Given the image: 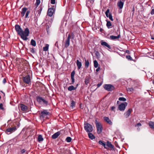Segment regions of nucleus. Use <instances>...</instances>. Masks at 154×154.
<instances>
[{"instance_id": "6ab92c4d", "label": "nucleus", "mask_w": 154, "mask_h": 154, "mask_svg": "<svg viewBox=\"0 0 154 154\" xmlns=\"http://www.w3.org/2000/svg\"><path fill=\"white\" fill-rule=\"evenodd\" d=\"M76 64L77 66L78 69H80L82 65L81 62H80L78 60H77L76 61Z\"/></svg>"}, {"instance_id": "a19ab883", "label": "nucleus", "mask_w": 154, "mask_h": 154, "mask_svg": "<svg viewBox=\"0 0 154 154\" xmlns=\"http://www.w3.org/2000/svg\"><path fill=\"white\" fill-rule=\"evenodd\" d=\"M92 29L95 30L96 29V26L95 23L93 24L92 27Z\"/></svg>"}, {"instance_id": "69168bd1", "label": "nucleus", "mask_w": 154, "mask_h": 154, "mask_svg": "<svg viewBox=\"0 0 154 154\" xmlns=\"http://www.w3.org/2000/svg\"><path fill=\"white\" fill-rule=\"evenodd\" d=\"M95 123L96 124V120L95 121Z\"/></svg>"}, {"instance_id": "603ef678", "label": "nucleus", "mask_w": 154, "mask_h": 154, "mask_svg": "<svg viewBox=\"0 0 154 154\" xmlns=\"http://www.w3.org/2000/svg\"><path fill=\"white\" fill-rule=\"evenodd\" d=\"M30 51L32 53H34V50L33 48H31L30 49Z\"/></svg>"}, {"instance_id": "a18cd8bd", "label": "nucleus", "mask_w": 154, "mask_h": 154, "mask_svg": "<svg viewBox=\"0 0 154 154\" xmlns=\"http://www.w3.org/2000/svg\"><path fill=\"white\" fill-rule=\"evenodd\" d=\"M51 3L52 4H54L55 3V0H51Z\"/></svg>"}, {"instance_id": "1a4fd4ad", "label": "nucleus", "mask_w": 154, "mask_h": 154, "mask_svg": "<svg viewBox=\"0 0 154 154\" xmlns=\"http://www.w3.org/2000/svg\"><path fill=\"white\" fill-rule=\"evenodd\" d=\"M104 147L107 149H109V148H110L111 149H113L114 148V146L111 143V142L109 141H107L106 144H105Z\"/></svg>"}, {"instance_id": "e433bc0d", "label": "nucleus", "mask_w": 154, "mask_h": 154, "mask_svg": "<svg viewBox=\"0 0 154 154\" xmlns=\"http://www.w3.org/2000/svg\"><path fill=\"white\" fill-rule=\"evenodd\" d=\"M71 84H73L75 82L74 77H71Z\"/></svg>"}, {"instance_id": "37998d69", "label": "nucleus", "mask_w": 154, "mask_h": 154, "mask_svg": "<svg viewBox=\"0 0 154 154\" xmlns=\"http://www.w3.org/2000/svg\"><path fill=\"white\" fill-rule=\"evenodd\" d=\"M30 13V11H26V12L25 15V17L27 18L28 17V15Z\"/></svg>"}, {"instance_id": "6e6d98bb", "label": "nucleus", "mask_w": 154, "mask_h": 154, "mask_svg": "<svg viewBox=\"0 0 154 154\" xmlns=\"http://www.w3.org/2000/svg\"><path fill=\"white\" fill-rule=\"evenodd\" d=\"M6 82V80L5 79H4L3 81V83L5 84V83Z\"/></svg>"}, {"instance_id": "2f4dec72", "label": "nucleus", "mask_w": 154, "mask_h": 154, "mask_svg": "<svg viewBox=\"0 0 154 154\" xmlns=\"http://www.w3.org/2000/svg\"><path fill=\"white\" fill-rule=\"evenodd\" d=\"M72 140V138L70 137H67L66 139V141L67 142H70Z\"/></svg>"}, {"instance_id": "f704fd0d", "label": "nucleus", "mask_w": 154, "mask_h": 154, "mask_svg": "<svg viewBox=\"0 0 154 154\" xmlns=\"http://www.w3.org/2000/svg\"><path fill=\"white\" fill-rule=\"evenodd\" d=\"M108 17L109 18V19L111 21H113V19L112 18V14L111 13H109V17Z\"/></svg>"}, {"instance_id": "e2e57ef3", "label": "nucleus", "mask_w": 154, "mask_h": 154, "mask_svg": "<svg viewBox=\"0 0 154 154\" xmlns=\"http://www.w3.org/2000/svg\"><path fill=\"white\" fill-rule=\"evenodd\" d=\"M152 82L153 84L154 85V80H153Z\"/></svg>"}, {"instance_id": "79ce46f5", "label": "nucleus", "mask_w": 154, "mask_h": 154, "mask_svg": "<svg viewBox=\"0 0 154 154\" xmlns=\"http://www.w3.org/2000/svg\"><path fill=\"white\" fill-rule=\"evenodd\" d=\"M85 83L87 85L89 83V80L88 78H86L85 79Z\"/></svg>"}, {"instance_id": "f8f14e48", "label": "nucleus", "mask_w": 154, "mask_h": 154, "mask_svg": "<svg viewBox=\"0 0 154 154\" xmlns=\"http://www.w3.org/2000/svg\"><path fill=\"white\" fill-rule=\"evenodd\" d=\"M49 112H48L46 110H44L42 111L41 112V115L40 117H42L44 118L47 115H49Z\"/></svg>"}, {"instance_id": "58836bf2", "label": "nucleus", "mask_w": 154, "mask_h": 154, "mask_svg": "<svg viewBox=\"0 0 154 154\" xmlns=\"http://www.w3.org/2000/svg\"><path fill=\"white\" fill-rule=\"evenodd\" d=\"M126 58L128 59V60H132V59L130 55L126 56Z\"/></svg>"}, {"instance_id": "9d476101", "label": "nucleus", "mask_w": 154, "mask_h": 154, "mask_svg": "<svg viewBox=\"0 0 154 154\" xmlns=\"http://www.w3.org/2000/svg\"><path fill=\"white\" fill-rule=\"evenodd\" d=\"M54 9L51 8L48 9L47 12V14L50 17H51L54 12Z\"/></svg>"}, {"instance_id": "aec40b11", "label": "nucleus", "mask_w": 154, "mask_h": 154, "mask_svg": "<svg viewBox=\"0 0 154 154\" xmlns=\"http://www.w3.org/2000/svg\"><path fill=\"white\" fill-rule=\"evenodd\" d=\"M27 8H22L21 14L22 17L24 16L26 12V11Z\"/></svg>"}, {"instance_id": "20e7f679", "label": "nucleus", "mask_w": 154, "mask_h": 154, "mask_svg": "<svg viewBox=\"0 0 154 154\" xmlns=\"http://www.w3.org/2000/svg\"><path fill=\"white\" fill-rule=\"evenodd\" d=\"M84 128L87 132H90L92 131L93 128L92 126L89 123H87L85 125Z\"/></svg>"}, {"instance_id": "b1692460", "label": "nucleus", "mask_w": 154, "mask_h": 154, "mask_svg": "<svg viewBox=\"0 0 154 154\" xmlns=\"http://www.w3.org/2000/svg\"><path fill=\"white\" fill-rule=\"evenodd\" d=\"M76 89V88H75L73 85H71L68 88V90L69 91H71L73 90H75Z\"/></svg>"}, {"instance_id": "c85d7f7f", "label": "nucleus", "mask_w": 154, "mask_h": 154, "mask_svg": "<svg viewBox=\"0 0 154 154\" xmlns=\"http://www.w3.org/2000/svg\"><path fill=\"white\" fill-rule=\"evenodd\" d=\"M49 46V45L46 44L45 45V46L43 48V51H47L48 49Z\"/></svg>"}, {"instance_id": "ea45409f", "label": "nucleus", "mask_w": 154, "mask_h": 154, "mask_svg": "<svg viewBox=\"0 0 154 154\" xmlns=\"http://www.w3.org/2000/svg\"><path fill=\"white\" fill-rule=\"evenodd\" d=\"M75 73V71H73L71 73V77H74Z\"/></svg>"}, {"instance_id": "680f3d73", "label": "nucleus", "mask_w": 154, "mask_h": 154, "mask_svg": "<svg viewBox=\"0 0 154 154\" xmlns=\"http://www.w3.org/2000/svg\"><path fill=\"white\" fill-rule=\"evenodd\" d=\"M79 85V84H77L76 85V86L75 87V88H76V89L77 88V87H78V86Z\"/></svg>"}, {"instance_id": "f3484780", "label": "nucleus", "mask_w": 154, "mask_h": 154, "mask_svg": "<svg viewBox=\"0 0 154 154\" xmlns=\"http://www.w3.org/2000/svg\"><path fill=\"white\" fill-rule=\"evenodd\" d=\"M60 133L59 132H57L54 134H53L51 137L52 139H55L57 138L58 136L60 135Z\"/></svg>"}, {"instance_id": "cd10ccee", "label": "nucleus", "mask_w": 154, "mask_h": 154, "mask_svg": "<svg viewBox=\"0 0 154 154\" xmlns=\"http://www.w3.org/2000/svg\"><path fill=\"white\" fill-rule=\"evenodd\" d=\"M88 135L89 138L91 139L92 140L95 138L94 136L91 133H89Z\"/></svg>"}, {"instance_id": "72a5a7b5", "label": "nucleus", "mask_w": 154, "mask_h": 154, "mask_svg": "<svg viewBox=\"0 0 154 154\" xmlns=\"http://www.w3.org/2000/svg\"><path fill=\"white\" fill-rule=\"evenodd\" d=\"M99 143L100 144L103 145L104 146H104H105V142L102 140H100L99 141Z\"/></svg>"}, {"instance_id": "bf43d9fd", "label": "nucleus", "mask_w": 154, "mask_h": 154, "mask_svg": "<svg viewBox=\"0 0 154 154\" xmlns=\"http://www.w3.org/2000/svg\"><path fill=\"white\" fill-rule=\"evenodd\" d=\"M94 54L95 55H96V52H94V53H93V54H92V55L93 56V54Z\"/></svg>"}, {"instance_id": "de8ad7c7", "label": "nucleus", "mask_w": 154, "mask_h": 154, "mask_svg": "<svg viewBox=\"0 0 154 154\" xmlns=\"http://www.w3.org/2000/svg\"><path fill=\"white\" fill-rule=\"evenodd\" d=\"M141 124L140 123H137L136 125H135V127H137V126L140 127V126H141Z\"/></svg>"}, {"instance_id": "7c9ffc66", "label": "nucleus", "mask_w": 154, "mask_h": 154, "mask_svg": "<svg viewBox=\"0 0 154 154\" xmlns=\"http://www.w3.org/2000/svg\"><path fill=\"white\" fill-rule=\"evenodd\" d=\"M75 103L73 100L72 101L70 105V106L72 108H73L75 107Z\"/></svg>"}, {"instance_id": "c9c22d12", "label": "nucleus", "mask_w": 154, "mask_h": 154, "mask_svg": "<svg viewBox=\"0 0 154 154\" xmlns=\"http://www.w3.org/2000/svg\"><path fill=\"white\" fill-rule=\"evenodd\" d=\"M109 9H107L105 12V14L107 17H109Z\"/></svg>"}, {"instance_id": "9b49d317", "label": "nucleus", "mask_w": 154, "mask_h": 154, "mask_svg": "<svg viewBox=\"0 0 154 154\" xmlns=\"http://www.w3.org/2000/svg\"><path fill=\"white\" fill-rule=\"evenodd\" d=\"M70 34H69L68 35V37L66 40L65 44L64 46L66 48H67L69 45L70 44Z\"/></svg>"}, {"instance_id": "8fccbe9b", "label": "nucleus", "mask_w": 154, "mask_h": 154, "mask_svg": "<svg viewBox=\"0 0 154 154\" xmlns=\"http://www.w3.org/2000/svg\"><path fill=\"white\" fill-rule=\"evenodd\" d=\"M25 151L26 150L25 149H23L22 150H21V153L22 154L24 153Z\"/></svg>"}, {"instance_id": "c03bdc74", "label": "nucleus", "mask_w": 154, "mask_h": 154, "mask_svg": "<svg viewBox=\"0 0 154 154\" xmlns=\"http://www.w3.org/2000/svg\"><path fill=\"white\" fill-rule=\"evenodd\" d=\"M103 83V81L101 82L100 83H98L97 85V88L100 87L102 84Z\"/></svg>"}, {"instance_id": "ddd939ff", "label": "nucleus", "mask_w": 154, "mask_h": 154, "mask_svg": "<svg viewBox=\"0 0 154 154\" xmlns=\"http://www.w3.org/2000/svg\"><path fill=\"white\" fill-rule=\"evenodd\" d=\"M101 44L102 45L105 47H106L109 49H111V48L110 45L105 42L102 41H101Z\"/></svg>"}, {"instance_id": "5701e85b", "label": "nucleus", "mask_w": 154, "mask_h": 154, "mask_svg": "<svg viewBox=\"0 0 154 154\" xmlns=\"http://www.w3.org/2000/svg\"><path fill=\"white\" fill-rule=\"evenodd\" d=\"M120 37V35H119L117 36H115L113 35H112L110 36L111 39L112 40L119 38Z\"/></svg>"}, {"instance_id": "49530a36", "label": "nucleus", "mask_w": 154, "mask_h": 154, "mask_svg": "<svg viewBox=\"0 0 154 154\" xmlns=\"http://www.w3.org/2000/svg\"><path fill=\"white\" fill-rule=\"evenodd\" d=\"M151 14L152 15H153L154 14V9H152L151 12Z\"/></svg>"}, {"instance_id": "a211bd4d", "label": "nucleus", "mask_w": 154, "mask_h": 154, "mask_svg": "<svg viewBox=\"0 0 154 154\" xmlns=\"http://www.w3.org/2000/svg\"><path fill=\"white\" fill-rule=\"evenodd\" d=\"M20 106L21 109L22 111H26L27 110L28 107L26 106L23 104H20Z\"/></svg>"}, {"instance_id": "bb28decb", "label": "nucleus", "mask_w": 154, "mask_h": 154, "mask_svg": "<svg viewBox=\"0 0 154 154\" xmlns=\"http://www.w3.org/2000/svg\"><path fill=\"white\" fill-rule=\"evenodd\" d=\"M30 44L33 46H35L36 45V43L35 40L32 39L31 41Z\"/></svg>"}, {"instance_id": "4be33fe9", "label": "nucleus", "mask_w": 154, "mask_h": 154, "mask_svg": "<svg viewBox=\"0 0 154 154\" xmlns=\"http://www.w3.org/2000/svg\"><path fill=\"white\" fill-rule=\"evenodd\" d=\"M44 138L42 137V135H39L38 137V142H41L43 141Z\"/></svg>"}, {"instance_id": "7ed1b4c3", "label": "nucleus", "mask_w": 154, "mask_h": 154, "mask_svg": "<svg viewBox=\"0 0 154 154\" xmlns=\"http://www.w3.org/2000/svg\"><path fill=\"white\" fill-rule=\"evenodd\" d=\"M104 88L108 91H112L114 89V86L111 84H105L103 86Z\"/></svg>"}, {"instance_id": "412c9836", "label": "nucleus", "mask_w": 154, "mask_h": 154, "mask_svg": "<svg viewBox=\"0 0 154 154\" xmlns=\"http://www.w3.org/2000/svg\"><path fill=\"white\" fill-rule=\"evenodd\" d=\"M107 22V23L106 24V25L108 29L111 28L112 27V24L111 22L108 20H106Z\"/></svg>"}, {"instance_id": "0eeeda50", "label": "nucleus", "mask_w": 154, "mask_h": 154, "mask_svg": "<svg viewBox=\"0 0 154 154\" xmlns=\"http://www.w3.org/2000/svg\"><path fill=\"white\" fill-rule=\"evenodd\" d=\"M128 103L127 102H125L120 104L119 106V109L121 111H124L126 106H127Z\"/></svg>"}, {"instance_id": "4c0bfd02", "label": "nucleus", "mask_w": 154, "mask_h": 154, "mask_svg": "<svg viewBox=\"0 0 154 154\" xmlns=\"http://www.w3.org/2000/svg\"><path fill=\"white\" fill-rule=\"evenodd\" d=\"M127 91H133L134 89L132 88H128L127 89Z\"/></svg>"}, {"instance_id": "393cba45", "label": "nucleus", "mask_w": 154, "mask_h": 154, "mask_svg": "<svg viewBox=\"0 0 154 154\" xmlns=\"http://www.w3.org/2000/svg\"><path fill=\"white\" fill-rule=\"evenodd\" d=\"M149 125L151 128L154 129V122L151 121L149 122Z\"/></svg>"}, {"instance_id": "473e14b6", "label": "nucleus", "mask_w": 154, "mask_h": 154, "mask_svg": "<svg viewBox=\"0 0 154 154\" xmlns=\"http://www.w3.org/2000/svg\"><path fill=\"white\" fill-rule=\"evenodd\" d=\"M119 100L120 101H126V99L124 97H120L119 98Z\"/></svg>"}, {"instance_id": "774afa93", "label": "nucleus", "mask_w": 154, "mask_h": 154, "mask_svg": "<svg viewBox=\"0 0 154 154\" xmlns=\"http://www.w3.org/2000/svg\"><path fill=\"white\" fill-rule=\"evenodd\" d=\"M119 102V101H118L117 102V103L118 104V103Z\"/></svg>"}, {"instance_id": "a878e982", "label": "nucleus", "mask_w": 154, "mask_h": 154, "mask_svg": "<svg viewBox=\"0 0 154 154\" xmlns=\"http://www.w3.org/2000/svg\"><path fill=\"white\" fill-rule=\"evenodd\" d=\"M85 66L86 68H88L89 66V63L88 60H86L85 59Z\"/></svg>"}, {"instance_id": "13d9d810", "label": "nucleus", "mask_w": 154, "mask_h": 154, "mask_svg": "<svg viewBox=\"0 0 154 154\" xmlns=\"http://www.w3.org/2000/svg\"><path fill=\"white\" fill-rule=\"evenodd\" d=\"M126 53H128V54H129L130 53V51L129 50H127L126 51Z\"/></svg>"}, {"instance_id": "4468645a", "label": "nucleus", "mask_w": 154, "mask_h": 154, "mask_svg": "<svg viewBox=\"0 0 154 154\" xmlns=\"http://www.w3.org/2000/svg\"><path fill=\"white\" fill-rule=\"evenodd\" d=\"M132 110V109H129L124 113V116L126 118H127L129 116Z\"/></svg>"}, {"instance_id": "2eb2a0df", "label": "nucleus", "mask_w": 154, "mask_h": 154, "mask_svg": "<svg viewBox=\"0 0 154 154\" xmlns=\"http://www.w3.org/2000/svg\"><path fill=\"white\" fill-rule=\"evenodd\" d=\"M103 119L105 121H106L107 123L110 125H112V122L111 121V120L109 119V118L107 117H103Z\"/></svg>"}, {"instance_id": "338daca9", "label": "nucleus", "mask_w": 154, "mask_h": 154, "mask_svg": "<svg viewBox=\"0 0 154 154\" xmlns=\"http://www.w3.org/2000/svg\"><path fill=\"white\" fill-rule=\"evenodd\" d=\"M97 54H99V53H98V52L97 51Z\"/></svg>"}, {"instance_id": "052dcab7", "label": "nucleus", "mask_w": 154, "mask_h": 154, "mask_svg": "<svg viewBox=\"0 0 154 154\" xmlns=\"http://www.w3.org/2000/svg\"><path fill=\"white\" fill-rule=\"evenodd\" d=\"M100 30L101 32H102V31L103 30V29H102V28H100Z\"/></svg>"}, {"instance_id": "09e8293b", "label": "nucleus", "mask_w": 154, "mask_h": 154, "mask_svg": "<svg viewBox=\"0 0 154 154\" xmlns=\"http://www.w3.org/2000/svg\"><path fill=\"white\" fill-rule=\"evenodd\" d=\"M94 66L95 68H96V60H94Z\"/></svg>"}, {"instance_id": "6e6552de", "label": "nucleus", "mask_w": 154, "mask_h": 154, "mask_svg": "<svg viewBox=\"0 0 154 154\" xmlns=\"http://www.w3.org/2000/svg\"><path fill=\"white\" fill-rule=\"evenodd\" d=\"M17 130V128L16 127H14L12 128H8L6 131L5 133L8 134H9L14 131Z\"/></svg>"}, {"instance_id": "3c124183", "label": "nucleus", "mask_w": 154, "mask_h": 154, "mask_svg": "<svg viewBox=\"0 0 154 154\" xmlns=\"http://www.w3.org/2000/svg\"><path fill=\"white\" fill-rule=\"evenodd\" d=\"M3 104L2 103L0 104V109H3Z\"/></svg>"}, {"instance_id": "f03ea898", "label": "nucleus", "mask_w": 154, "mask_h": 154, "mask_svg": "<svg viewBox=\"0 0 154 154\" xmlns=\"http://www.w3.org/2000/svg\"><path fill=\"white\" fill-rule=\"evenodd\" d=\"M36 99L37 101L41 104H45L47 105L48 104V101L42 97L38 96L37 97Z\"/></svg>"}, {"instance_id": "5fc2aeb1", "label": "nucleus", "mask_w": 154, "mask_h": 154, "mask_svg": "<svg viewBox=\"0 0 154 154\" xmlns=\"http://www.w3.org/2000/svg\"><path fill=\"white\" fill-rule=\"evenodd\" d=\"M115 108V107L114 106H112L111 107L112 110L114 111V109Z\"/></svg>"}, {"instance_id": "423d86ee", "label": "nucleus", "mask_w": 154, "mask_h": 154, "mask_svg": "<svg viewBox=\"0 0 154 154\" xmlns=\"http://www.w3.org/2000/svg\"><path fill=\"white\" fill-rule=\"evenodd\" d=\"M103 127L101 124L99 122H97V132L100 134L102 132Z\"/></svg>"}, {"instance_id": "dca6fc26", "label": "nucleus", "mask_w": 154, "mask_h": 154, "mask_svg": "<svg viewBox=\"0 0 154 154\" xmlns=\"http://www.w3.org/2000/svg\"><path fill=\"white\" fill-rule=\"evenodd\" d=\"M124 3L123 2L120 1L117 3V6L120 9L122 8Z\"/></svg>"}, {"instance_id": "0e129e2a", "label": "nucleus", "mask_w": 154, "mask_h": 154, "mask_svg": "<svg viewBox=\"0 0 154 154\" xmlns=\"http://www.w3.org/2000/svg\"><path fill=\"white\" fill-rule=\"evenodd\" d=\"M97 67H98V63L97 62Z\"/></svg>"}, {"instance_id": "f257e3e1", "label": "nucleus", "mask_w": 154, "mask_h": 154, "mask_svg": "<svg viewBox=\"0 0 154 154\" xmlns=\"http://www.w3.org/2000/svg\"><path fill=\"white\" fill-rule=\"evenodd\" d=\"M15 29L18 34L21 36L23 40L26 41L28 39L27 37L29 36V31L28 28L25 29L23 31L19 25H16L15 26Z\"/></svg>"}, {"instance_id": "39448f33", "label": "nucleus", "mask_w": 154, "mask_h": 154, "mask_svg": "<svg viewBox=\"0 0 154 154\" xmlns=\"http://www.w3.org/2000/svg\"><path fill=\"white\" fill-rule=\"evenodd\" d=\"M23 80L24 82L27 84H29L31 82V78L29 75H27L23 77Z\"/></svg>"}, {"instance_id": "c756f323", "label": "nucleus", "mask_w": 154, "mask_h": 154, "mask_svg": "<svg viewBox=\"0 0 154 154\" xmlns=\"http://www.w3.org/2000/svg\"><path fill=\"white\" fill-rule=\"evenodd\" d=\"M40 2V0H36V2L35 3V5L36 6L35 8L34 9L35 10Z\"/></svg>"}, {"instance_id": "864d4df0", "label": "nucleus", "mask_w": 154, "mask_h": 154, "mask_svg": "<svg viewBox=\"0 0 154 154\" xmlns=\"http://www.w3.org/2000/svg\"><path fill=\"white\" fill-rule=\"evenodd\" d=\"M42 10V8H41L40 9L38 10V13L40 14Z\"/></svg>"}, {"instance_id": "4d7b16f0", "label": "nucleus", "mask_w": 154, "mask_h": 154, "mask_svg": "<svg viewBox=\"0 0 154 154\" xmlns=\"http://www.w3.org/2000/svg\"><path fill=\"white\" fill-rule=\"evenodd\" d=\"M100 69V67H98V68H97V72H98L99 71Z\"/></svg>"}]
</instances>
